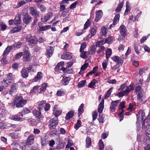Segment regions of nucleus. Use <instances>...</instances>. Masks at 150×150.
I'll return each mask as SVG.
<instances>
[{
    "mask_svg": "<svg viewBox=\"0 0 150 150\" xmlns=\"http://www.w3.org/2000/svg\"><path fill=\"white\" fill-rule=\"evenodd\" d=\"M91 23V22L90 19H88L84 25V27L83 29V30L86 29L90 26Z\"/></svg>",
    "mask_w": 150,
    "mask_h": 150,
    "instance_id": "obj_38",
    "label": "nucleus"
},
{
    "mask_svg": "<svg viewBox=\"0 0 150 150\" xmlns=\"http://www.w3.org/2000/svg\"><path fill=\"white\" fill-rule=\"evenodd\" d=\"M119 101V100L114 101L111 103L110 109L111 112H113L115 110L116 107L118 104Z\"/></svg>",
    "mask_w": 150,
    "mask_h": 150,
    "instance_id": "obj_11",
    "label": "nucleus"
},
{
    "mask_svg": "<svg viewBox=\"0 0 150 150\" xmlns=\"http://www.w3.org/2000/svg\"><path fill=\"white\" fill-rule=\"evenodd\" d=\"M47 86V83H45L43 84L42 86V88H40V91L41 92H44L45 90V88Z\"/></svg>",
    "mask_w": 150,
    "mask_h": 150,
    "instance_id": "obj_58",
    "label": "nucleus"
},
{
    "mask_svg": "<svg viewBox=\"0 0 150 150\" xmlns=\"http://www.w3.org/2000/svg\"><path fill=\"white\" fill-rule=\"evenodd\" d=\"M90 32L91 34V37L94 36L97 32V28L95 26H93L90 30Z\"/></svg>",
    "mask_w": 150,
    "mask_h": 150,
    "instance_id": "obj_29",
    "label": "nucleus"
},
{
    "mask_svg": "<svg viewBox=\"0 0 150 150\" xmlns=\"http://www.w3.org/2000/svg\"><path fill=\"white\" fill-rule=\"evenodd\" d=\"M54 48L52 47H49L47 48L46 51V55L47 57H50L52 55L53 52Z\"/></svg>",
    "mask_w": 150,
    "mask_h": 150,
    "instance_id": "obj_14",
    "label": "nucleus"
},
{
    "mask_svg": "<svg viewBox=\"0 0 150 150\" xmlns=\"http://www.w3.org/2000/svg\"><path fill=\"white\" fill-rule=\"evenodd\" d=\"M78 4V2L76 1L75 2L70 5V8L71 9H73L75 8L76 6Z\"/></svg>",
    "mask_w": 150,
    "mask_h": 150,
    "instance_id": "obj_64",
    "label": "nucleus"
},
{
    "mask_svg": "<svg viewBox=\"0 0 150 150\" xmlns=\"http://www.w3.org/2000/svg\"><path fill=\"white\" fill-rule=\"evenodd\" d=\"M25 2L24 0H22L21 1H19L18 3L17 6V8H19L23 5H24L25 4Z\"/></svg>",
    "mask_w": 150,
    "mask_h": 150,
    "instance_id": "obj_53",
    "label": "nucleus"
},
{
    "mask_svg": "<svg viewBox=\"0 0 150 150\" xmlns=\"http://www.w3.org/2000/svg\"><path fill=\"white\" fill-rule=\"evenodd\" d=\"M81 120H78L77 122L74 126V128L77 129L81 125Z\"/></svg>",
    "mask_w": 150,
    "mask_h": 150,
    "instance_id": "obj_47",
    "label": "nucleus"
},
{
    "mask_svg": "<svg viewBox=\"0 0 150 150\" xmlns=\"http://www.w3.org/2000/svg\"><path fill=\"white\" fill-rule=\"evenodd\" d=\"M30 13L35 18L39 16V12L36 9H35L33 7H31L29 8Z\"/></svg>",
    "mask_w": 150,
    "mask_h": 150,
    "instance_id": "obj_7",
    "label": "nucleus"
},
{
    "mask_svg": "<svg viewBox=\"0 0 150 150\" xmlns=\"http://www.w3.org/2000/svg\"><path fill=\"white\" fill-rule=\"evenodd\" d=\"M123 4V1H122L119 6L117 7V8L115 10V11L116 12H118L121 10L122 8Z\"/></svg>",
    "mask_w": 150,
    "mask_h": 150,
    "instance_id": "obj_43",
    "label": "nucleus"
},
{
    "mask_svg": "<svg viewBox=\"0 0 150 150\" xmlns=\"http://www.w3.org/2000/svg\"><path fill=\"white\" fill-rule=\"evenodd\" d=\"M22 76L24 78H26L28 76L29 71H28V69L27 68L24 67L21 71Z\"/></svg>",
    "mask_w": 150,
    "mask_h": 150,
    "instance_id": "obj_13",
    "label": "nucleus"
},
{
    "mask_svg": "<svg viewBox=\"0 0 150 150\" xmlns=\"http://www.w3.org/2000/svg\"><path fill=\"white\" fill-rule=\"evenodd\" d=\"M39 8L42 12H45L46 8L42 5H40L39 6Z\"/></svg>",
    "mask_w": 150,
    "mask_h": 150,
    "instance_id": "obj_56",
    "label": "nucleus"
},
{
    "mask_svg": "<svg viewBox=\"0 0 150 150\" xmlns=\"http://www.w3.org/2000/svg\"><path fill=\"white\" fill-rule=\"evenodd\" d=\"M119 29L121 35L124 37L125 36L127 31L126 27L124 25H122L120 26Z\"/></svg>",
    "mask_w": 150,
    "mask_h": 150,
    "instance_id": "obj_12",
    "label": "nucleus"
},
{
    "mask_svg": "<svg viewBox=\"0 0 150 150\" xmlns=\"http://www.w3.org/2000/svg\"><path fill=\"white\" fill-rule=\"evenodd\" d=\"M96 18L94 21L97 22L101 18L103 15V13L101 10H99L96 12Z\"/></svg>",
    "mask_w": 150,
    "mask_h": 150,
    "instance_id": "obj_15",
    "label": "nucleus"
},
{
    "mask_svg": "<svg viewBox=\"0 0 150 150\" xmlns=\"http://www.w3.org/2000/svg\"><path fill=\"white\" fill-rule=\"evenodd\" d=\"M91 144V139L88 137H87L86 139V147L88 148L89 147Z\"/></svg>",
    "mask_w": 150,
    "mask_h": 150,
    "instance_id": "obj_30",
    "label": "nucleus"
},
{
    "mask_svg": "<svg viewBox=\"0 0 150 150\" xmlns=\"http://www.w3.org/2000/svg\"><path fill=\"white\" fill-rule=\"evenodd\" d=\"M125 103L124 101H122L119 105V110H122L125 106Z\"/></svg>",
    "mask_w": 150,
    "mask_h": 150,
    "instance_id": "obj_51",
    "label": "nucleus"
},
{
    "mask_svg": "<svg viewBox=\"0 0 150 150\" xmlns=\"http://www.w3.org/2000/svg\"><path fill=\"white\" fill-rule=\"evenodd\" d=\"M18 88V84L16 83H13V85L11 86L9 93L12 94L13 93L16 92L17 91Z\"/></svg>",
    "mask_w": 150,
    "mask_h": 150,
    "instance_id": "obj_18",
    "label": "nucleus"
},
{
    "mask_svg": "<svg viewBox=\"0 0 150 150\" xmlns=\"http://www.w3.org/2000/svg\"><path fill=\"white\" fill-rule=\"evenodd\" d=\"M120 15L119 14H117L115 15L113 19V25H115L117 24L119 20Z\"/></svg>",
    "mask_w": 150,
    "mask_h": 150,
    "instance_id": "obj_31",
    "label": "nucleus"
},
{
    "mask_svg": "<svg viewBox=\"0 0 150 150\" xmlns=\"http://www.w3.org/2000/svg\"><path fill=\"white\" fill-rule=\"evenodd\" d=\"M23 146H22L21 149L22 150H28V148L29 145H27L26 142L23 143Z\"/></svg>",
    "mask_w": 150,
    "mask_h": 150,
    "instance_id": "obj_54",
    "label": "nucleus"
},
{
    "mask_svg": "<svg viewBox=\"0 0 150 150\" xmlns=\"http://www.w3.org/2000/svg\"><path fill=\"white\" fill-rule=\"evenodd\" d=\"M22 44L20 42H18L17 43L13 45V47H15L19 48H20L22 46Z\"/></svg>",
    "mask_w": 150,
    "mask_h": 150,
    "instance_id": "obj_62",
    "label": "nucleus"
},
{
    "mask_svg": "<svg viewBox=\"0 0 150 150\" xmlns=\"http://www.w3.org/2000/svg\"><path fill=\"white\" fill-rule=\"evenodd\" d=\"M2 63L3 64H6L8 63V61L6 60V57H4L2 58L1 60Z\"/></svg>",
    "mask_w": 150,
    "mask_h": 150,
    "instance_id": "obj_61",
    "label": "nucleus"
},
{
    "mask_svg": "<svg viewBox=\"0 0 150 150\" xmlns=\"http://www.w3.org/2000/svg\"><path fill=\"white\" fill-rule=\"evenodd\" d=\"M106 40V43L109 44L113 40V37H110L107 38H105Z\"/></svg>",
    "mask_w": 150,
    "mask_h": 150,
    "instance_id": "obj_60",
    "label": "nucleus"
},
{
    "mask_svg": "<svg viewBox=\"0 0 150 150\" xmlns=\"http://www.w3.org/2000/svg\"><path fill=\"white\" fill-rule=\"evenodd\" d=\"M97 47L96 45H93L91 47L90 53L92 54H94L96 52V47Z\"/></svg>",
    "mask_w": 150,
    "mask_h": 150,
    "instance_id": "obj_48",
    "label": "nucleus"
},
{
    "mask_svg": "<svg viewBox=\"0 0 150 150\" xmlns=\"http://www.w3.org/2000/svg\"><path fill=\"white\" fill-rule=\"evenodd\" d=\"M33 113L35 116L39 119H40L42 117L41 112L37 110H34Z\"/></svg>",
    "mask_w": 150,
    "mask_h": 150,
    "instance_id": "obj_32",
    "label": "nucleus"
},
{
    "mask_svg": "<svg viewBox=\"0 0 150 150\" xmlns=\"http://www.w3.org/2000/svg\"><path fill=\"white\" fill-rule=\"evenodd\" d=\"M107 29L105 27H103L101 28V31L100 32V35L104 36L107 33Z\"/></svg>",
    "mask_w": 150,
    "mask_h": 150,
    "instance_id": "obj_45",
    "label": "nucleus"
},
{
    "mask_svg": "<svg viewBox=\"0 0 150 150\" xmlns=\"http://www.w3.org/2000/svg\"><path fill=\"white\" fill-rule=\"evenodd\" d=\"M30 111L27 108H24L22 112V113L23 115H25L30 113Z\"/></svg>",
    "mask_w": 150,
    "mask_h": 150,
    "instance_id": "obj_57",
    "label": "nucleus"
},
{
    "mask_svg": "<svg viewBox=\"0 0 150 150\" xmlns=\"http://www.w3.org/2000/svg\"><path fill=\"white\" fill-rule=\"evenodd\" d=\"M53 14L52 12H50L47 14L45 16L42 17L41 21L43 22H47L51 17L52 16Z\"/></svg>",
    "mask_w": 150,
    "mask_h": 150,
    "instance_id": "obj_17",
    "label": "nucleus"
},
{
    "mask_svg": "<svg viewBox=\"0 0 150 150\" xmlns=\"http://www.w3.org/2000/svg\"><path fill=\"white\" fill-rule=\"evenodd\" d=\"M27 101L23 99L22 96H20L16 98L15 101L16 107L17 108L22 107L27 103Z\"/></svg>",
    "mask_w": 150,
    "mask_h": 150,
    "instance_id": "obj_3",
    "label": "nucleus"
},
{
    "mask_svg": "<svg viewBox=\"0 0 150 150\" xmlns=\"http://www.w3.org/2000/svg\"><path fill=\"white\" fill-rule=\"evenodd\" d=\"M134 48L135 52L137 54L139 53L140 52L138 50V47L137 44H134Z\"/></svg>",
    "mask_w": 150,
    "mask_h": 150,
    "instance_id": "obj_59",
    "label": "nucleus"
},
{
    "mask_svg": "<svg viewBox=\"0 0 150 150\" xmlns=\"http://www.w3.org/2000/svg\"><path fill=\"white\" fill-rule=\"evenodd\" d=\"M97 82V81L94 79L88 85V87L91 88H94L95 83Z\"/></svg>",
    "mask_w": 150,
    "mask_h": 150,
    "instance_id": "obj_42",
    "label": "nucleus"
},
{
    "mask_svg": "<svg viewBox=\"0 0 150 150\" xmlns=\"http://www.w3.org/2000/svg\"><path fill=\"white\" fill-rule=\"evenodd\" d=\"M99 149L100 150H103L104 147V143L102 139H100L98 142Z\"/></svg>",
    "mask_w": 150,
    "mask_h": 150,
    "instance_id": "obj_37",
    "label": "nucleus"
},
{
    "mask_svg": "<svg viewBox=\"0 0 150 150\" xmlns=\"http://www.w3.org/2000/svg\"><path fill=\"white\" fill-rule=\"evenodd\" d=\"M74 112L72 110L69 111L66 115L65 117L67 120H69L74 115Z\"/></svg>",
    "mask_w": 150,
    "mask_h": 150,
    "instance_id": "obj_24",
    "label": "nucleus"
},
{
    "mask_svg": "<svg viewBox=\"0 0 150 150\" xmlns=\"http://www.w3.org/2000/svg\"><path fill=\"white\" fill-rule=\"evenodd\" d=\"M46 102L45 101H43L40 102L39 106V108L40 110V111L42 108L44 106H45L46 104Z\"/></svg>",
    "mask_w": 150,
    "mask_h": 150,
    "instance_id": "obj_49",
    "label": "nucleus"
},
{
    "mask_svg": "<svg viewBox=\"0 0 150 150\" xmlns=\"http://www.w3.org/2000/svg\"><path fill=\"white\" fill-rule=\"evenodd\" d=\"M81 54L80 55V57L83 59H85L87 58L89 56V52L88 51H83L80 52Z\"/></svg>",
    "mask_w": 150,
    "mask_h": 150,
    "instance_id": "obj_23",
    "label": "nucleus"
},
{
    "mask_svg": "<svg viewBox=\"0 0 150 150\" xmlns=\"http://www.w3.org/2000/svg\"><path fill=\"white\" fill-rule=\"evenodd\" d=\"M88 66V64L86 63L83 64L81 67V70L79 72L80 74H82L83 72V71L85 70Z\"/></svg>",
    "mask_w": 150,
    "mask_h": 150,
    "instance_id": "obj_36",
    "label": "nucleus"
},
{
    "mask_svg": "<svg viewBox=\"0 0 150 150\" xmlns=\"http://www.w3.org/2000/svg\"><path fill=\"white\" fill-rule=\"evenodd\" d=\"M42 73L41 72H38L37 76L35 77L34 80L35 81H37L38 79H41L42 77Z\"/></svg>",
    "mask_w": 150,
    "mask_h": 150,
    "instance_id": "obj_46",
    "label": "nucleus"
},
{
    "mask_svg": "<svg viewBox=\"0 0 150 150\" xmlns=\"http://www.w3.org/2000/svg\"><path fill=\"white\" fill-rule=\"evenodd\" d=\"M15 23L16 25L20 24L21 21V17L19 15H16L15 18Z\"/></svg>",
    "mask_w": 150,
    "mask_h": 150,
    "instance_id": "obj_28",
    "label": "nucleus"
},
{
    "mask_svg": "<svg viewBox=\"0 0 150 150\" xmlns=\"http://www.w3.org/2000/svg\"><path fill=\"white\" fill-rule=\"evenodd\" d=\"M21 29V27L20 26L15 27L11 30V33H14L16 32H17L20 31Z\"/></svg>",
    "mask_w": 150,
    "mask_h": 150,
    "instance_id": "obj_35",
    "label": "nucleus"
},
{
    "mask_svg": "<svg viewBox=\"0 0 150 150\" xmlns=\"http://www.w3.org/2000/svg\"><path fill=\"white\" fill-rule=\"evenodd\" d=\"M9 136L11 137L12 138L14 139H17L20 137L19 134L17 132H15L14 133H10L9 134Z\"/></svg>",
    "mask_w": 150,
    "mask_h": 150,
    "instance_id": "obj_26",
    "label": "nucleus"
},
{
    "mask_svg": "<svg viewBox=\"0 0 150 150\" xmlns=\"http://www.w3.org/2000/svg\"><path fill=\"white\" fill-rule=\"evenodd\" d=\"M53 114L55 117H57L59 115L62 113V111L61 110H53Z\"/></svg>",
    "mask_w": 150,
    "mask_h": 150,
    "instance_id": "obj_41",
    "label": "nucleus"
},
{
    "mask_svg": "<svg viewBox=\"0 0 150 150\" xmlns=\"http://www.w3.org/2000/svg\"><path fill=\"white\" fill-rule=\"evenodd\" d=\"M112 87L111 88L107 91V93L105 95L104 99H106L108 98L112 91Z\"/></svg>",
    "mask_w": 150,
    "mask_h": 150,
    "instance_id": "obj_40",
    "label": "nucleus"
},
{
    "mask_svg": "<svg viewBox=\"0 0 150 150\" xmlns=\"http://www.w3.org/2000/svg\"><path fill=\"white\" fill-rule=\"evenodd\" d=\"M34 136L31 134L29 135L27 139L26 142L27 145H30L32 144L34 142Z\"/></svg>",
    "mask_w": 150,
    "mask_h": 150,
    "instance_id": "obj_10",
    "label": "nucleus"
},
{
    "mask_svg": "<svg viewBox=\"0 0 150 150\" xmlns=\"http://www.w3.org/2000/svg\"><path fill=\"white\" fill-rule=\"evenodd\" d=\"M23 59L26 62H29L31 59L29 51L25 50L23 52Z\"/></svg>",
    "mask_w": 150,
    "mask_h": 150,
    "instance_id": "obj_8",
    "label": "nucleus"
},
{
    "mask_svg": "<svg viewBox=\"0 0 150 150\" xmlns=\"http://www.w3.org/2000/svg\"><path fill=\"white\" fill-rule=\"evenodd\" d=\"M98 115V112L96 110L93 112L92 117L93 120V121L95 120L96 119Z\"/></svg>",
    "mask_w": 150,
    "mask_h": 150,
    "instance_id": "obj_52",
    "label": "nucleus"
},
{
    "mask_svg": "<svg viewBox=\"0 0 150 150\" xmlns=\"http://www.w3.org/2000/svg\"><path fill=\"white\" fill-rule=\"evenodd\" d=\"M86 42H84L81 44L79 50L80 52L84 51V49L86 47Z\"/></svg>",
    "mask_w": 150,
    "mask_h": 150,
    "instance_id": "obj_50",
    "label": "nucleus"
},
{
    "mask_svg": "<svg viewBox=\"0 0 150 150\" xmlns=\"http://www.w3.org/2000/svg\"><path fill=\"white\" fill-rule=\"evenodd\" d=\"M57 117H55L50 120L49 122V127L51 129H54L58 123Z\"/></svg>",
    "mask_w": 150,
    "mask_h": 150,
    "instance_id": "obj_4",
    "label": "nucleus"
},
{
    "mask_svg": "<svg viewBox=\"0 0 150 150\" xmlns=\"http://www.w3.org/2000/svg\"><path fill=\"white\" fill-rule=\"evenodd\" d=\"M72 57L71 54L69 53H64L61 56V58L64 59H69Z\"/></svg>",
    "mask_w": 150,
    "mask_h": 150,
    "instance_id": "obj_21",
    "label": "nucleus"
},
{
    "mask_svg": "<svg viewBox=\"0 0 150 150\" xmlns=\"http://www.w3.org/2000/svg\"><path fill=\"white\" fill-rule=\"evenodd\" d=\"M104 100L102 99L98 105V111L99 114L102 113L104 108Z\"/></svg>",
    "mask_w": 150,
    "mask_h": 150,
    "instance_id": "obj_19",
    "label": "nucleus"
},
{
    "mask_svg": "<svg viewBox=\"0 0 150 150\" xmlns=\"http://www.w3.org/2000/svg\"><path fill=\"white\" fill-rule=\"evenodd\" d=\"M20 142L17 141L13 142L11 144L13 147H18L19 145Z\"/></svg>",
    "mask_w": 150,
    "mask_h": 150,
    "instance_id": "obj_55",
    "label": "nucleus"
},
{
    "mask_svg": "<svg viewBox=\"0 0 150 150\" xmlns=\"http://www.w3.org/2000/svg\"><path fill=\"white\" fill-rule=\"evenodd\" d=\"M84 105L81 104L79 107L78 110V115L79 117L83 113V110Z\"/></svg>",
    "mask_w": 150,
    "mask_h": 150,
    "instance_id": "obj_34",
    "label": "nucleus"
},
{
    "mask_svg": "<svg viewBox=\"0 0 150 150\" xmlns=\"http://www.w3.org/2000/svg\"><path fill=\"white\" fill-rule=\"evenodd\" d=\"M70 80V78L69 77H66L64 76L63 78L62 83L64 85H67L69 83Z\"/></svg>",
    "mask_w": 150,
    "mask_h": 150,
    "instance_id": "obj_27",
    "label": "nucleus"
},
{
    "mask_svg": "<svg viewBox=\"0 0 150 150\" xmlns=\"http://www.w3.org/2000/svg\"><path fill=\"white\" fill-rule=\"evenodd\" d=\"M112 53V50L110 48L108 49L106 51V57L107 59L110 57Z\"/></svg>",
    "mask_w": 150,
    "mask_h": 150,
    "instance_id": "obj_33",
    "label": "nucleus"
},
{
    "mask_svg": "<svg viewBox=\"0 0 150 150\" xmlns=\"http://www.w3.org/2000/svg\"><path fill=\"white\" fill-rule=\"evenodd\" d=\"M123 58L120 57H119L117 56H114L112 57V59L116 62H119L120 63H122L123 61Z\"/></svg>",
    "mask_w": 150,
    "mask_h": 150,
    "instance_id": "obj_20",
    "label": "nucleus"
},
{
    "mask_svg": "<svg viewBox=\"0 0 150 150\" xmlns=\"http://www.w3.org/2000/svg\"><path fill=\"white\" fill-rule=\"evenodd\" d=\"M11 82L6 78L2 81V84L3 86H7Z\"/></svg>",
    "mask_w": 150,
    "mask_h": 150,
    "instance_id": "obj_39",
    "label": "nucleus"
},
{
    "mask_svg": "<svg viewBox=\"0 0 150 150\" xmlns=\"http://www.w3.org/2000/svg\"><path fill=\"white\" fill-rule=\"evenodd\" d=\"M12 120L16 121H21L24 120L23 118V115L16 114L12 116L11 117Z\"/></svg>",
    "mask_w": 150,
    "mask_h": 150,
    "instance_id": "obj_16",
    "label": "nucleus"
},
{
    "mask_svg": "<svg viewBox=\"0 0 150 150\" xmlns=\"http://www.w3.org/2000/svg\"><path fill=\"white\" fill-rule=\"evenodd\" d=\"M38 25L39 27V30L40 31H45L50 29L51 28V26L50 25H45L42 26H40V23L38 24Z\"/></svg>",
    "mask_w": 150,
    "mask_h": 150,
    "instance_id": "obj_22",
    "label": "nucleus"
},
{
    "mask_svg": "<svg viewBox=\"0 0 150 150\" xmlns=\"http://www.w3.org/2000/svg\"><path fill=\"white\" fill-rule=\"evenodd\" d=\"M135 91L138 95V100L140 101L143 100L144 93L142 88L140 86L137 87Z\"/></svg>",
    "mask_w": 150,
    "mask_h": 150,
    "instance_id": "obj_5",
    "label": "nucleus"
},
{
    "mask_svg": "<svg viewBox=\"0 0 150 150\" xmlns=\"http://www.w3.org/2000/svg\"><path fill=\"white\" fill-rule=\"evenodd\" d=\"M26 39L31 44H37L38 42V40L35 36H31L30 35H27Z\"/></svg>",
    "mask_w": 150,
    "mask_h": 150,
    "instance_id": "obj_6",
    "label": "nucleus"
},
{
    "mask_svg": "<svg viewBox=\"0 0 150 150\" xmlns=\"http://www.w3.org/2000/svg\"><path fill=\"white\" fill-rule=\"evenodd\" d=\"M86 83V80L82 81L78 83V86L79 88H81L83 87L85 85V84Z\"/></svg>",
    "mask_w": 150,
    "mask_h": 150,
    "instance_id": "obj_44",
    "label": "nucleus"
},
{
    "mask_svg": "<svg viewBox=\"0 0 150 150\" xmlns=\"http://www.w3.org/2000/svg\"><path fill=\"white\" fill-rule=\"evenodd\" d=\"M134 86L132 85L126 86V84H122L119 89V90L120 91L118 93V96L120 97L126 94H128L130 91L133 90Z\"/></svg>",
    "mask_w": 150,
    "mask_h": 150,
    "instance_id": "obj_1",
    "label": "nucleus"
},
{
    "mask_svg": "<svg viewBox=\"0 0 150 150\" xmlns=\"http://www.w3.org/2000/svg\"><path fill=\"white\" fill-rule=\"evenodd\" d=\"M23 21L25 24H28L32 21V18L28 13H26L24 16Z\"/></svg>",
    "mask_w": 150,
    "mask_h": 150,
    "instance_id": "obj_9",
    "label": "nucleus"
},
{
    "mask_svg": "<svg viewBox=\"0 0 150 150\" xmlns=\"http://www.w3.org/2000/svg\"><path fill=\"white\" fill-rule=\"evenodd\" d=\"M15 78V76L12 73H9L6 75V79L9 81L11 82Z\"/></svg>",
    "mask_w": 150,
    "mask_h": 150,
    "instance_id": "obj_25",
    "label": "nucleus"
},
{
    "mask_svg": "<svg viewBox=\"0 0 150 150\" xmlns=\"http://www.w3.org/2000/svg\"><path fill=\"white\" fill-rule=\"evenodd\" d=\"M23 54L22 52H21L17 54L15 56V59H18L19 58L23 55Z\"/></svg>",
    "mask_w": 150,
    "mask_h": 150,
    "instance_id": "obj_63",
    "label": "nucleus"
},
{
    "mask_svg": "<svg viewBox=\"0 0 150 150\" xmlns=\"http://www.w3.org/2000/svg\"><path fill=\"white\" fill-rule=\"evenodd\" d=\"M149 124H150V115H149L147 116V119H145L142 123V129H145L147 135H150V125H149ZM148 136L150 137V136Z\"/></svg>",
    "mask_w": 150,
    "mask_h": 150,
    "instance_id": "obj_2",
    "label": "nucleus"
}]
</instances>
